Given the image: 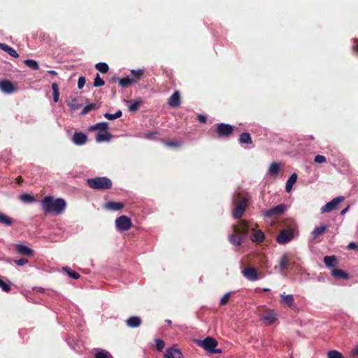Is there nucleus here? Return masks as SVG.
I'll list each match as a JSON object with an SVG mask.
<instances>
[{"mask_svg": "<svg viewBox=\"0 0 358 358\" xmlns=\"http://www.w3.org/2000/svg\"><path fill=\"white\" fill-rule=\"evenodd\" d=\"M250 238L253 242L260 243L264 239V234L261 230L255 231Z\"/></svg>", "mask_w": 358, "mask_h": 358, "instance_id": "30", "label": "nucleus"}, {"mask_svg": "<svg viewBox=\"0 0 358 358\" xmlns=\"http://www.w3.org/2000/svg\"><path fill=\"white\" fill-rule=\"evenodd\" d=\"M215 131L219 138H228L234 131V127L229 124L219 123L215 124Z\"/></svg>", "mask_w": 358, "mask_h": 358, "instance_id": "7", "label": "nucleus"}, {"mask_svg": "<svg viewBox=\"0 0 358 358\" xmlns=\"http://www.w3.org/2000/svg\"><path fill=\"white\" fill-rule=\"evenodd\" d=\"M287 209V206L285 204L282 203L277 205L272 208L266 210L264 213V216L266 217H271L275 215H280L285 213Z\"/></svg>", "mask_w": 358, "mask_h": 358, "instance_id": "10", "label": "nucleus"}, {"mask_svg": "<svg viewBox=\"0 0 358 358\" xmlns=\"http://www.w3.org/2000/svg\"><path fill=\"white\" fill-rule=\"evenodd\" d=\"M105 208L110 210H119L124 208V204L122 202L109 201L105 204Z\"/></svg>", "mask_w": 358, "mask_h": 358, "instance_id": "22", "label": "nucleus"}, {"mask_svg": "<svg viewBox=\"0 0 358 358\" xmlns=\"http://www.w3.org/2000/svg\"><path fill=\"white\" fill-rule=\"evenodd\" d=\"M331 275L334 278L337 280H348L350 278L349 275L346 272L339 268H333L331 270Z\"/></svg>", "mask_w": 358, "mask_h": 358, "instance_id": "20", "label": "nucleus"}, {"mask_svg": "<svg viewBox=\"0 0 358 358\" xmlns=\"http://www.w3.org/2000/svg\"><path fill=\"white\" fill-rule=\"evenodd\" d=\"M169 105L171 107L176 108L180 104V95L178 91L174 92V93L170 96L168 101Z\"/></svg>", "mask_w": 358, "mask_h": 358, "instance_id": "18", "label": "nucleus"}, {"mask_svg": "<svg viewBox=\"0 0 358 358\" xmlns=\"http://www.w3.org/2000/svg\"><path fill=\"white\" fill-rule=\"evenodd\" d=\"M155 343L157 350L159 351H162L165 345L164 342L161 339H156Z\"/></svg>", "mask_w": 358, "mask_h": 358, "instance_id": "48", "label": "nucleus"}, {"mask_svg": "<svg viewBox=\"0 0 358 358\" xmlns=\"http://www.w3.org/2000/svg\"><path fill=\"white\" fill-rule=\"evenodd\" d=\"M115 225L120 231H127L131 228L132 224L129 217L121 215L115 220Z\"/></svg>", "mask_w": 358, "mask_h": 358, "instance_id": "8", "label": "nucleus"}, {"mask_svg": "<svg viewBox=\"0 0 358 358\" xmlns=\"http://www.w3.org/2000/svg\"><path fill=\"white\" fill-rule=\"evenodd\" d=\"M20 199L24 203H33L36 201V199L34 196H31L29 194H22L20 195Z\"/></svg>", "mask_w": 358, "mask_h": 358, "instance_id": "38", "label": "nucleus"}, {"mask_svg": "<svg viewBox=\"0 0 358 358\" xmlns=\"http://www.w3.org/2000/svg\"><path fill=\"white\" fill-rule=\"evenodd\" d=\"M264 291L266 292V291H268V289H264Z\"/></svg>", "mask_w": 358, "mask_h": 358, "instance_id": "62", "label": "nucleus"}, {"mask_svg": "<svg viewBox=\"0 0 358 358\" xmlns=\"http://www.w3.org/2000/svg\"><path fill=\"white\" fill-rule=\"evenodd\" d=\"M242 273L243 276L250 281H255L259 279V275L256 268L252 266L245 267Z\"/></svg>", "mask_w": 358, "mask_h": 358, "instance_id": "12", "label": "nucleus"}, {"mask_svg": "<svg viewBox=\"0 0 358 358\" xmlns=\"http://www.w3.org/2000/svg\"><path fill=\"white\" fill-rule=\"evenodd\" d=\"M345 197L343 196H339L334 198L331 201L327 203L324 206L322 207L321 212L322 213H329L333 210L336 209L338 204L343 201Z\"/></svg>", "mask_w": 358, "mask_h": 358, "instance_id": "9", "label": "nucleus"}, {"mask_svg": "<svg viewBox=\"0 0 358 358\" xmlns=\"http://www.w3.org/2000/svg\"><path fill=\"white\" fill-rule=\"evenodd\" d=\"M280 171V165L278 163L273 162L270 165L269 173L273 176L277 175Z\"/></svg>", "mask_w": 358, "mask_h": 358, "instance_id": "40", "label": "nucleus"}, {"mask_svg": "<svg viewBox=\"0 0 358 358\" xmlns=\"http://www.w3.org/2000/svg\"><path fill=\"white\" fill-rule=\"evenodd\" d=\"M296 173H292L286 182L285 189L287 192H291L293 185L296 182Z\"/></svg>", "mask_w": 358, "mask_h": 358, "instance_id": "29", "label": "nucleus"}, {"mask_svg": "<svg viewBox=\"0 0 358 358\" xmlns=\"http://www.w3.org/2000/svg\"><path fill=\"white\" fill-rule=\"evenodd\" d=\"M0 49L6 52L8 55H10L13 57L17 58L19 56L17 52L13 48H11L10 46H9L5 43H0Z\"/></svg>", "mask_w": 358, "mask_h": 358, "instance_id": "27", "label": "nucleus"}, {"mask_svg": "<svg viewBox=\"0 0 358 358\" xmlns=\"http://www.w3.org/2000/svg\"><path fill=\"white\" fill-rule=\"evenodd\" d=\"M13 223V220H12V218L2 213H0V224L9 227L11 226Z\"/></svg>", "mask_w": 358, "mask_h": 358, "instance_id": "32", "label": "nucleus"}, {"mask_svg": "<svg viewBox=\"0 0 358 358\" xmlns=\"http://www.w3.org/2000/svg\"><path fill=\"white\" fill-rule=\"evenodd\" d=\"M326 161H327L326 157L323 155H316L314 159V162L316 163H318V164L324 163V162H326Z\"/></svg>", "mask_w": 358, "mask_h": 358, "instance_id": "49", "label": "nucleus"}, {"mask_svg": "<svg viewBox=\"0 0 358 358\" xmlns=\"http://www.w3.org/2000/svg\"><path fill=\"white\" fill-rule=\"evenodd\" d=\"M42 210L46 215L48 213H54L55 215L62 214L66 207V203L64 199L53 196H45L41 201Z\"/></svg>", "mask_w": 358, "mask_h": 358, "instance_id": "1", "label": "nucleus"}, {"mask_svg": "<svg viewBox=\"0 0 358 358\" xmlns=\"http://www.w3.org/2000/svg\"><path fill=\"white\" fill-rule=\"evenodd\" d=\"M0 90L6 94H12L16 90L13 84L8 80L0 81Z\"/></svg>", "mask_w": 358, "mask_h": 358, "instance_id": "13", "label": "nucleus"}, {"mask_svg": "<svg viewBox=\"0 0 358 358\" xmlns=\"http://www.w3.org/2000/svg\"><path fill=\"white\" fill-rule=\"evenodd\" d=\"M94 358H111L112 356L109 352L103 349H94Z\"/></svg>", "mask_w": 358, "mask_h": 358, "instance_id": "24", "label": "nucleus"}, {"mask_svg": "<svg viewBox=\"0 0 358 358\" xmlns=\"http://www.w3.org/2000/svg\"><path fill=\"white\" fill-rule=\"evenodd\" d=\"M232 202L234 206L233 217L235 219L241 218L248 206V194L245 192H235L232 196Z\"/></svg>", "mask_w": 358, "mask_h": 358, "instance_id": "2", "label": "nucleus"}, {"mask_svg": "<svg viewBox=\"0 0 358 358\" xmlns=\"http://www.w3.org/2000/svg\"><path fill=\"white\" fill-rule=\"evenodd\" d=\"M162 142L164 144L169 148H178L182 145V141H169V140H163Z\"/></svg>", "mask_w": 358, "mask_h": 358, "instance_id": "34", "label": "nucleus"}, {"mask_svg": "<svg viewBox=\"0 0 358 358\" xmlns=\"http://www.w3.org/2000/svg\"><path fill=\"white\" fill-rule=\"evenodd\" d=\"M327 229V227L324 224L315 227L311 233L312 241L315 243L321 242L320 237L324 234Z\"/></svg>", "mask_w": 358, "mask_h": 358, "instance_id": "11", "label": "nucleus"}, {"mask_svg": "<svg viewBox=\"0 0 358 358\" xmlns=\"http://www.w3.org/2000/svg\"><path fill=\"white\" fill-rule=\"evenodd\" d=\"M353 51L358 54V45H354L352 47Z\"/></svg>", "mask_w": 358, "mask_h": 358, "instance_id": "60", "label": "nucleus"}, {"mask_svg": "<svg viewBox=\"0 0 358 358\" xmlns=\"http://www.w3.org/2000/svg\"><path fill=\"white\" fill-rule=\"evenodd\" d=\"M337 262L336 256H325L324 257V263L325 266L329 268H335V264Z\"/></svg>", "mask_w": 358, "mask_h": 358, "instance_id": "23", "label": "nucleus"}, {"mask_svg": "<svg viewBox=\"0 0 358 358\" xmlns=\"http://www.w3.org/2000/svg\"><path fill=\"white\" fill-rule=\"evenodd\" d=\"M16 182H17L18 185H21V184L23 182V178H22V177H21V176H18V177L16 178Z\"/></svg>", "mask_w": 358, "mask_h": 358, "instance_id": "56", "label": "nucleus"}, {"mask_svg": "<svg viewBox=\"0 0 358 358\" xmlns=\"http://www.w3.org/2000/svg\"><path fill=\"white\" fill-rule=\"evenodd\" d=\"M296 229L295 224L289 225L288 227L282 229L277 236V242L279 244H286L290 242L294 236V231Z\"/></svg>", "mask_w": 358, "mask_h": 358, "instance_id": "5", "label": "nucleus"}, {"mask_svg": "<svg viewBox=\"0 0 358 358\" xmlns=\"http://www.w3.org/2000/svg\"><path fill=\"white\" fill-rule=\"evenodd\" d=\"M291 358H293V357H291Z\"/></svg>", "mask_w": 358, "mask_h": 358, "instance_id": "64", "label": "nucleus"}, {"mask_svg": "<svg viewBox=\"0 0 358 358\" xmlns=\"http://www.w3.org/2000/svg\"><path fill=\"white\" fill-rule=\"evenodd\" d=\"M167 322L171 324V320H167Z\"/></svg>", "mask_w": 358, "mask_h": 358, "instance_id": "63", "label": "nucleus"}, {"mask_svg": "<svg viewBox=\"0 0 358 358\" xmlns=\"http://www.w3.org/2000/svg\"><path fill=\"white\" fill-rule=\"evenodd\" d=\"M230 296H231L230 292L225 294L220 300V306H222L226 305L228 303V301L230 299Z\"/></svg>", "mask_w": 358, "mask_h": 358, "instance_id": "47", "label": "nucleus"}, {"mask_svg": "<svg viewBox=\"0 0 358 358\" xmlns=\"http://www.w3.org/2000/svg\"><path fill=\"white\" fill-rule=\"evenodd\" d=\"M328 358H344L343 355L337 350H330L327 352Z\"/></svg>", "mask_w": 358, "mask_h": 358, "instance_id": "44", "label": "nucleus"}, {"mask_svg": "<svg viewBox=\"0 0 358 358\" xmlns=\"http://www.w3.org/2000/svg\"><path fill=\"white\" fill-rule=\"evenodd\" d=\"M145 75V71L143 69H138V70H131L130 79L131 80L133 84L137 83L140 80H141Z\"/></svg>", "mask_w": 358, "mask_h": 358, "instance_id": "16", "label": "nucleus"}, {"mask_svg": "<svg viewBox=\"0 0 358 358\" xmlns=\"http://www.w3.org/2000/svg\"><path fill=\"white\" fill-rule=\"evenodd\" d=\"M118 79H120L119 78H116V77H113L111 78V82L113 83H115L117 81H118Z\"/></svg>", "mask_w": 358, "mask_h": 358, "instance_id": "61", "label": "nucleus"}, {"mask_svg": "<svg viewBox=\"0 0 358 358\" xmlns=\"http://www.w3.org/2000/svg\"><path fill=\"white\" fill-rule=\"evenodd\" d=\"M104 117L108 120H113L116 119L115 114H110L108 113H106L104 114Z\"/></svg>", "mask_w": 358, "mask_h": 358, "instance_id": "53", "label": "nucleus"}, {"mask_svg": "<svg viewBox=\"0 0 358 358\" xmlns=\"http://www.w3.org/2000/svg\"><path fill=\"white\" fill-rule=\"evenodd\" d=\"M197 120L201 123H206L207 118L206 116L203 115H199L197 117Z\"/></svg>", "mask_w": 358, "mask_h": 358, "instance_id": "54", "label": "nucleus"}, {"mask_svg": "<svg viewBox=\"0 0 358 358\" xmlns=\"http://www.w3.org/2000/svg\"><path fill=\"white\" fill-rule=\"evenodd\" d=\"M351 355L355 357V356H358V345H357L355 349H353L352 351H351Z\"/></svg>", "mask_w": 358, "mask_h": 358, "instance_id": "55", "label": "nucleus"}, {"mask_svg": "<svg viewBox=\"0 0 358 358\" xmlns=\"http://www.w3.org/2000/svg\"><path fill=\"white\" fill-rule=\"evenodd\" d=\"M348 250H354L358 251V243L351 242L347 246Z\"/></svg>", "mask_w": 358, "mask_h": 358, "instance_id": "52", "label": "nucleus"}, {"mask_svg": "<svg viewBox=\"0 0 358 358\" xmlns=\"http://www.w3.org/2000/svg\"><path fill=\"white\" fill-rule=\"evenodd\" d=\"M48 73L50 75H52V76H57V73L54 71V70H50L48 71Z\"/></svg>", "mask_w": 358, "mask_h": 358, "instance_id": "59", "label": "nucleus"}, {"mask_svg": "<svg viewBox=\"0 0 358 358\" xmlns=\"http://www.w3.org/2000/svg\"><path fill=\"white\" fill-rule=\"evenodd\" d=\"M95 68L96 70H98L99 71H100L102 73H106L109 70L108 65L104 62L97 63L95 65Z\"/></svg>", "mask_w": 358, "mask_h": 358, "instance_id": "35", "label": "nucleus"}, {"mask_svg": "<svg viewBox=\"0 0 358 358\" xmlns=\"http://www.w3.org/2000/svg\"><path fill=\"white\" fill-rule=\"evenodd\" d=\"M105 85V81L100 77L99 73H96V76L94 80V86L96 87H102Z\"/></svg>", "mask_w": 358, "mask_h": 358, "instance_id": "45", "label": "nucleus"}, {"mask_svg": "<svg viewBox=\"0 0 358 358\" xmlns=\"http://www.w3.org/2000/svg\"><path fill=\"white\" fill-rule=\"evenodd\" d=\"M108 129V122H99L90 127V131L99 130V132H103Z\"/></svg>", "mask_w": 358, "mask_h": 358, "instance_id": "25", "label": "nucleus"}, {"mask_svg": "<svg viewBox=\"0 0 358 358\" xmlns=\"http://www.w3.org/2000/svg\"><path fill=\"white\" fill-rule=\"evenodd\" d=\"M85 84V77H80L78 80V89H82Z\"/></svg>", "mask_w": 358, "mask_h": 358, "instance_id": "51", "label": "nucleus"}, {"mask_svg": "<svg viewBox=\"0 0 358 358\" xmlns=\"http://www.w3.org/2000/svg\"><path fill=\"white\" fill-rule=\"evenodd\" d=\"M261 320L267 325H271L277 320V315L273 311L269 310L261 317Z\"/></svg>", "mask_w": 358, "mask_h": 358, "instance_id": "14", "label": "nucleus"}, {"mask_svg": "<svg viewBox=\"0 0 358 358\" xmlns=\"http://www.w3.org/2000/svg\"><path fill=\"white\" fill-rule=\"evenodd\" d=\"M64 270L66 272V273L69 275V277H71L73 279L77 280L80 278V274L75 271L71 269L69 267H64Z\"/></svg>", "mask_w": 358, "mask_h": 358, "instance_id": "42", "label": "nucleus"}, {"mask_svg": "<svg viewBox=\"0 0 358 358\" xmlns=\"http://www.w3.org/2000/svg\"><path fill=\"white\" fill-rule=\"evenodd\" d=\"M118 83L119 85L122 88H127L133 85V83L130 79V76H129L121 79H118Z\"/></svg>", "mask_w": 358, "mask_h": 358, "instance_id": "33", "label": "nucleus"}, {"mask_svg": "<svg viewBox=\"0 0 358 358\" xmlns=\"http://www.w3.org/2000/svg\"><path fill=\"white\" fill-rule=\"evenodd\" d=\"M14 262L17 266H24V264H26L28 262V260L27 259H25V258H21L20 259L14 260Z\"/></svg>", "mask_w": 358, "mask_h": 358, "instance_id": "50", "label": "nucleus"}, {"mask_svg": "<svg viewBox=\"0 0 358 358\" xmlns=\"http://www.w3.org/2000/svg\"><path fill=\"white\" fill-rule=\"evenodd\" d=\"M24 63L31 69L37 70L39 69L37 62L34 59H26Z\"/></svg>", "mask_w": 358, "mask_h": 358, "instance_id": "41", "label": "nucleus"}, {"mask_svg": "<svg viewBox=\"0 0 358 358\" xmlns=\"http://www.w3.org/2000/svg\"><path fill=\"white\" fill-rule=\"evenodd\" d=\"M289 264V259L287 256L284 255L280 261V267L282 271L287 269Z\"/></svg>", "mask_w": 358, "mask_h": 358, "instance_id": "37", "label": "nucleus"}, {"mask_svg": "<svg viewBox=\"0 0 358 358\" xmlns=\"http://www.w3.org/2000/svg\"><path fill=\"white\" fill-rule=\"evenodd\" d=\"M52 89L53 91V100L55 103L59 101V86L56 83L52 84Z\"/></svg>", "mask_w": 358, "mask_h": 358, "instance_id": "39", "label": "nucleus"}, {"mask_svg": "<svg viewBox=\"0 0 358 358\" xmlns=\"http://www.w3.org/2000/svg\"><path fill=\"white\" fill-rule=\"evenodd\" d=\"M87 185L93 189L106 190L112 187V181L107 177H96L87 180Z\"/></svg>", "mask_w": 358, "mask_h": 358, "instance_id": "4", "label": "nucleus"}, {"mask_svg": "<svg viewBox=\"0 0 358 358\" xmlns=\"http://www.w3.org/2000/svg\"><path fill=\"white\" fill-rule=\"evenodd\" d=\"M234 232L229 236V241L234 245H241L248 234L249 223L245 220H241L238 224L232 226Z\"/></svg>", "mask_w": 358, "mask_h": 358, "instance_id": "3", "label": "nucleus"}, {"mask_svg": "<svg viewBox=\"0 0 358 358\" xmlns=\"http://www.w3.org/2000/svg\"><path fill=\"white\" fill-rule=\"evenodd\" d=\"M350 208V206H348L346 208H345L344 209H343L341 212V215H345L349 210Z\"/></svg>", "mask_w": 358, "mask_h": 358, "instance_id": "57", "label": "nucleus"}, {"mask_svg": "<svg viewBox=\"0 0 358 358\" xmlns=\"http://www.w3.org/2000/svg\"><path fill=\"white\" fill-rule=\"evenodd\" d=\"M126 324L129 327L136 328L141 324V320L138 317L132 316L126 320Z\"/></svg>", "mask_w": 358, "mask_h": 358, "instance_id": "21", "label": "nucleus"}, {"mask_svg": "<svg viewBox=\"0 0 358 358\" xmlns=\"http://www.w3.org/2000/svg\"><path fill=\"white\" fill-rule=\"evenodd\" d=\"M199 346L203 348L205 350L210 353H221V350L216 349L217 346V341L212 337H206L203 340L197 341Z\"/></svg>", "mask_w": 358, "mask_h": 358, "instance_id": "6", "label": "nucleus"}, {"mask_svg": "<svg viewBox=\"0 0 358 358\" xmlns=\"http://www.w3.org/2000/svg\"><path fill=\"white\" fill-rule=\"evenodd\" d=\"M282 302L287 305V306L291 308L294 306V296L292 294L285 295V293L280 294Z\"/></svg>", "mask_w": 358, "mask_h": 358, "instance_id": "28", "label": "nucleus"}, {"mask_svg": "<svg viewBox=\"0 0 358 358\" xmlns=\"http://www.w3.org/2000/svg\"><path fill=\"white\" fill-rule=\"evenodd\" d=\"M239 142L242 144H251L252 143V140L251 136L248 132H243L240 135Z\"/></svg>", "mask_w": 358, "mask_h": 358, "instance_id": "31", "label": "nucleus"}, {"mask_svg": "<svg viewBox=\"0 0 358 358\" xmlns=\"http://www.w3.org/2000/svg\"><path fill=\"white\" fill-rule=\"evenodd\" d=\"M99 106L97 105L96 103H90V104H88V105H87L86 106L84 107V108L81 111V114L82 115H86L90 111L99 108Z\"/></svg>", "mask_w": 358, "mask_h": 358, "instance_id": "36", "label": "nucleus"}, {"mask_svg": "<svg viewBox=\"0 0 358 358\" xmlns=\"http://www.w3.org/2000/svg\"><path fill=\"white\" fill-rule=\"evenodd\" d=\"M165 358H183V356L180 351V350L169 348L166 350V353L164 355Z\"/></svg>", "mask_w": 358, "mask_h": 358, "instance_id": "19", "label": "nucleus"}, {"mask_svg": "<svg viewBox=\"0 0 358 358\" xmlns=\"http://www.w3.org/2000/svg\"><path fill=\"white\" fill-rule=\"evenodd\" d=\"M141 103V100H135L129 106V110L131 112L136 111L139 108Z\"/></svg>", "mask_w": 358, "mask_h": 358, "instance_id": "43", "label": "nucleus"}, {"mask_svg": "<svg viewBox=\"0 0 358 358\" xmlns=\"http://www.w3.org/2000/svg\"><path fill=\"white\" fill-rule=\"evenodd\" d=\"M15 250L22 255L31 257L34 255V250L22 244H16Z\"/></svg>", "mask_w": 358, "mask_h": 358, "instance_id": "17", "label": "nucleus"}, {"mask_svg": "<svg viewBox=\"0 0 358 358\" xmlns=\"http://www.w3.org/2000/svg\"><path fill=\"white\" fill-rule=\"evenodd\" d=\"M0 287L1 289L6 292H9L11 289L10 287V282H6L1 279H0Z\"/></svg>", "mask_w": 358, "mask_h": 358, "instance_id": "46", "label": "nucleus"}, {"mask_svg": "<svg viewBox=\"0 0 358 358\" xmlns=\"http://www.w3.org/2000/svg\"><path fill=\"white\" fill-rule=\"evenodd\" d=\"M112 138V135L107 131L103 132H98L96 135V142L108 141Z\"/></svg>", "mask_w": 358, "mask_h": 358, "instance_id": "26", "label": "nucleus"}, {"mask_svg": "<svg viewBox=\"0 0 358 358\" xmlns=\"http://www.w3.org/2000/svg\"><path fill=\"white\" fill-rule=\"evenodd\" d=\"M122 111H121L120 110H117V111L115 113V115L116 119H117V118L120 117L122 116Z\"/></svg>", "mask_w": 358, "mask_h": 358, "instance_id": "58", "label": "nucleus"}, {"mask_svg": "<svg viewBox=\"0 0 358 358\" xmlns=\"http://www.w3.org/2000/svg\"><path fill=\"white\" fill-rule=\"evenodd\" d=\"M73 142L77 145H83L86 143L87 138L83 132H75L73 136Z\"/></svg>", "mask_w": 358, "mask_h": 358, "instance_id": "15", "label": "nucleus"}]
</instances>
